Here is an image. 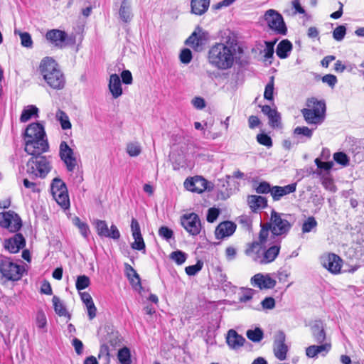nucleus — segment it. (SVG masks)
Masks as SVG:
<instances>
[{
    "label": "nucleus",
    "mask_w": 364,
    "mask_h": 364,
    "mask_svg": "<svg viewBox=\"0 0 364 364\" xmlns=\"http://www.w3.org/2000/svg\"><path fill=\"white\" fill-rule=\"evenodd\" d=\"M0 227L16 233L13 237L4 241V247L9 252L17 253L26 246L25 237L21 233L17 232L22 227V220L14 211L0 213Z\"/></svg>",
    "instance_id": "1"
},
{
    "label": "nucleus",
    "mask_w": 364,
    "mask_h": 364,
    "mask_svg": "<svg viewBox=\"0 0 364 364\" xmlns=\"http://www.w3.org/2000/svg\"><path fill=\"white\" fill-rule=\"evenodd\" d=\"M208 61L213 67L220 70L231 68L235 62V50L223 43H215L208 52Z\"/></svg>",
    "instance_id": "2"
},
{
    "label": "nucleus",
    "mask_w": 364,
    "mask_h": 364,
    "mask_svg": "<svg viewBox=\"0 0 364 364\" xmlns=\"http://www.w3.org/2000/svg\"><path fill=\"white\" fill-rule=\"evenodd\" d=\"M39 72L48 85L53 90H63L65 77L58 63L51 57L43 58L39 64Z\"/></svg>",
    "instance_id": "3"
},
{
    "label": "nucleus",
    "mask_w": 364,
    "mask_h": 364,
    "mask_svg": "<svg viewBox=\"0 0 364 364\" xmlns=\"http://www.w3.org/2000/svg\"><path fill=\"white\" fill-rule=\"evenodd\" d=\"M306 107L301 110L305 121L309 124H321L325 118L326 104L316 97L308 98Z\"/></svg>",
    "instance_id": "4"
},
{
    "label": "nucleus",
    "mask_w": 364,
    "mask_h": 364,
    "mask_svg": "<svg viewBox=\"0 0 364 364\" xmlns=\"http://www.w3.org/2000/svg\"><path fill=\"white\" fill-rule=\"evenodd\" d=\"M26 273L23 265L14 262L10 257L0 255V274L5 282H18Z\"/></svg>",
    "instance_id": "5"
},
{
    "label": "nucleus",
    "mask_w": 364,
    "mask_h": 364,
    "mask_svg": "<svg viewBox=\"0 0 364 364\" xmlns=\"http://www.w3.org/2000/svg\"><path fill=\"white\" fill-rule=\"evenodd\" d=\"M50 170V161L42 154L31 156L26 163V172L32 177L44 178Z\"/></svg>",
    "instance_id": "6"
},
{
    "label": "nucleus",
    "mask_w": 364,
    "mask_h": 364,
    "mask_svg": "<svg viewBox=\"0 0 364 364\" xmlns=\"http://www.w3.org/2000/svg\"><path fill=\"white\" fill-rule=\"evenodd\" d=\"M51 193L56 203L64 210L70 206V198L65 183L59 178H55L51 183Z\"/></svg>",
    "instance_id": "7"
},
{
    "label": "nucleus",
    "mask_w": 364,
    "mask_h": 364,
    "mask_svg": "<svg viewBox=\"0 0 364 364\" xmlns=\"http://www.w3.org/2000/svg\"><path fill=\"white\" fill-rule=\"evenodd\" d=\"M282 215L274 210L271 211L270 220L267 222L269 228H272V233L275 236L287 235L291 228V224Z\"/></svg>",
    "instance_id": "8"
},
{
    "label": "nucleus",
    "mask_w": 364,
    "mask_h": 364,
    "mask_svg": "<svg viewBox=\"0 0 364 364\" xmlns=\"http://www.w3.org/2000/svg\"><path fill=\"white\" fill-rule=\"evenodd\" d=\"M264 20L268 26L276 34L286 35L287 28L282 16L274 9H269L264 14Z\"/></svg>",
    "instance_id": "9"
},
{
    "label": "nucleus",
    "mask_w": 364,
    "mask_h": 364,
    "mask_svg": "<svg viewBox=\"0 0 364 364\" xmlns=\"http://www.w3.org/2000/svg\"><path fill=\"white\" fill-rule=\"evenodd\" d=\"M24 151L31 156L42 154L49 149V144L45 138L24 139Z\"/></svg>",
    "instance_id": "10"
},
{
    "label": "nucleus",
    "mask_w": 364,
    "mask_h": 364,
    "mask_svg": "<svg viewBox=\"0 0 364 364\" xmlns=\"http://www.w3.org/2000/svg\"><path fill=\"white\" fill-rule=\"evenodd\" d=\"M181 225L191 235H198L201 230L199 216L194 213L183 215L181 218Z\"/></svg>",
    "instance_id": "11"
},
{
    "label": "nucleus",
    "mask_w": 364,
    "mask_h": 364,
    "mask_svg": "<svg viewBox=\"0 0 364 364\" xmlns=\"http://www.w3.org/2000/svg\"><path fill=\"white\" fill-rule=\"evenodd\" d=\"M209 182L200 176H195L186 179L184 187L186 190L196 193H202L205 191H210L213 187H208Z\"/></svg>",
    "instance_id": "12"
},
{
    "label": "nucleus",
    "mask_w": 364,
    "mask_h": 364,
    "mask_svg": "<svg viewBox=\"0 0 364 364\" xmlns=\"http://www.w3.org/2000/svg\"><path fill=\"white\" fill-rule=\"evenodd\" d=\"M46 38L50 44L61 49L66 46L68 36L64 31L51 29L46 32Z\"/></svg>",
    "instance_id": "13"
},
{
    "label": "nucleus",
    "mask_w": 364,
    "mask_h": 364,
    "mask_svg": "<svg viewBox=\"0 0 364 364\" xmlns=\"http://www.w3.org/2000/svg\"><path fill=\"white\" fill-rule=\"evenodd\" d=\"M60 156L65 164L68 171H73L77 166V160L74 156L73 150L64 141L60 144Z\"/></svg>",
    "instance_id": "14"
},
{
    "label": "nucleus",
    "mask_w": 364,
    "mask_h": 364,
    "mask_svg": "<svg viewBox=\"0 0 364 364\" xmlns=\"http://www.w3.org/2000/svg\"><path fill=\"white\" fill-rule=\"evenodd\" d=\"M322 265L331 273L336 274L341 272L342 259L334 253H328L321 259Z\"/></svg>",
    "instance_id": "15"
},
{
    "label": "nucleus",
    "mask_w": 364,
    "mask_h": 364,
    "mask_svg": "<svg viewBox=\"0 0 364 364\" xmlns=\"http://www.w3.org/2000/svg\"><path fill=\"white\" fill-rule=\"evenodd\" d=\"M97 233L100 237L118 240L120 237V232L115 225H112L109 230L105 220H97L95 222Z\"/></svg>",
    "instance_id": "16"
},
{
    "label": "nucleus",
    "mask_w": 364,
    "mask_h": 364,
    "mask_svg": "<svg viewBox=\"0 0 364 364\" xmlns=\"http://www.w3.org/2000/svg\"><path fill=\"white\" fill-rule=\"evenodd\" d=\"M286 336L283 331H278L274 341V353L277 358L284 360L287 358L288 346L285 343Z\"/></svg>",
    "instance_id": "17"
},
{
    "label": "nucleus",
    "mask_w": 364,
    "mask_h": 364,
    "mask_svg": "<svg viewBox=\"0 0 364 364\" xmlns=\"http://www.w3.org/2000/svg\"><path fill=\"white\" fill-rule=\"evenodd\" d=\"M264 245L257 241L247 243L245 250L247 256L252 258L255 262L261 264L262 253L264 252Z\"/></svg>",
    "instance_id": "18"
},
{
    "label": "nucleus",
    "mask_w": 364,
    "mask_h": 364,
    "mask_svg": "<svg viewBox=\"0 0 364 364\" xmlns=\"http://www.w3.org/2000/svg\"><path fill=\"white\" fill-rule=\"evenodd\" d=\"M131 230L134 242L132 244V248L136 250H145V243L141 233L139 224L136 218H132L131 222Z\"/></svg>",
    "instance_id": "19"
},
{
    "label": "nucleus",
    "mask_w": 364,
    "mask_h": 364,
    "mask_svg": "<svg viewBox=\"0 0 364 364\" xmlns=\"http://www.w3.org/2000/svg\"><path fill=\"white\" fill-rule=\"evenodd\" d=\"M251 284L252 286L258 287L259 289H272L276 285V281L268 274L264 275L261 273H258L251 278Z\"/></svg>",
    "instance_id": "20"
},
{
    "label": "nucleus",
    "mask_w": 364,
    "mask_h": 364,
    "mask_svg": "<svg viewBox=\"0 0 364 364\" xmlns=\"http://www.w3.org/2000/svg\"><path fill=\"white\" fill-rule=\"evenodd\" d=\"M236 228V224L232 221L221 222L215 230V236L218 239L229 237L235 232Z\"/></svg>",
    "instance_id": "21"
},
{
    "label": "nucleus",
    "mask_w": 364,
    "mask_h": 364,
    "mask_svg": "<svg viewBox=\"0 0 364 364\" xmlns=\"http://www.w3.org/2000/svg\"><path fill=\"white\" fill-rule=\"evenodd\" d=\"M196 31H193L191 35L186 41V44L191 47L194 50H199L205 41V33L202 32L200 27H198Z\"/></svg>",
    "instance_id": "22"
},
{
    "label": "nucleus",
    "mask_w": 364,
    "mask_h": 364,
    "mask_svg": "<svg viewBox=\"0 0 364 364\" xmlns=\"http://www.w3.org/2000/svg\"><path fill=\"white\" fill-rule=\"evenodd\" d=\"M296 189V183H293L284 186H272L271 196L274 201L279 200L283 196L294 193Z\"/></svg>",
    "instance_id": "23"
},
{
    "label": "nucleus",
    "mask_w": 364,
    "mask_h": 364,
    "mask_svg": "<svg viewBox=\"0 0 364 364\" xmlns=\"http://www.w3.org/2000/svg\"><path fill=\"white\" fill-rule=\"evenodd\" d=\"M45 136L44 127L39 123H31L25 129L24 139H39Z\"/></svg>",
    "instance_id": "24"
},
{
    "label": "nucleus",
    "mask_w": 364,
    "mask_h": 364,
    "mask_svg": "<svg viewBox=\"0 0 364 364\" xmlns=\"http://www.w3.org/2000/svg\"><path fill=\"white\" fill-rule=\"evenodd\" d=\"M245 342V338L238 334L234 329H230L228 331L226 336V343L228 346L232 349H238L243 346Z\"/></svg>",
    "instance_id": "25"
},
{
    "label": "nucleus",
    "mask_w": 364,
    "mask_h": 364,
    "mask_svg": "<svg viewBox=\"0 0 364 364\" xmlns=\"http://www.w3.org/2000/svg\"><path fill=\"white\" fill-rule=\"evenodd\" d=\"M247 204L252 212L267 207V200L265 197L258 195H250L247 197Z\"/></svg>",
    "instance_id": "26"
},
{
    "label": "nucleus",
    "mask_w": 364,
    "mask_h": 364,
    "mask_svg": "<svg viewBox=\"0 0 364 364\" xmlns=\"http://www.w3.org/2000/svg\"><path fill=\"white\" fill-rule=\"evenodd\" d=\"M331 348V343L326 342L320 343L319 346L312 345L306 348V355L309 358H314L320 353H323V355H325L326 353L329 352Z\"/></svg>",
    "instance_id": "27"
},
{
    "label": "nucleus",
    "mask_w": 364,
    "mask_h": 364,
    "mask_svg": "<svg viewBox=\"0 0 364 364\" xmlns=\"http://www.w3.org/2000/svg\"><path fill=\"white\" fill-rule=\"evenodd\" d=\"M280 249L281 245L279 244L272 245L267 249L264 247L261 264H266L274 262L279 255Z\"/></svg>",
    "instance_id": "28"
},
{
    "label": "nucleus",
    "mask_w": 364,
    "mask_h": 364,
    "mask_svg": "<svg viewBox=\"0 0 364 364\" xmlns=\"http://www.w3.org/2000/svg\"><path fill=\"white\" fill-rule=\"evenodd\" d=\"M210 3V0H191V11L195 15L201 16L208 11Z\"/></svg>",
    "instance_id": "29"
},
{
    "label": "nucleus",
    "mask_w": 364,
    "mask_h": 364,
    "mask_svg": "<svg viewBox=\"0 0 364 364\" xmlns=\"http://www.w3.org/2000/svg\"><path fill=\"white\" fill-rule=\"evenodd\" d=\"M109 90L114 98H117L122 94V89L119 77L117 74H112L109 77Z\"/></svg>",
    "instance_id": "30"
},
{
    "label": "nucleus",
    "mask_w": 364,
    "mask_h": 364,
    "mask_svg": "<svg viewBox=\"0 0 364 364\" xmlns=\"http://www.w3.org/2000/svg\"><path fill=\"white\" fill-rule=\"evenodd\" d=\"M262 112L268 117L269 124L274 127H277L280 121V115L276 109H272L269 105H259Z\"/></svg>",
    "instance_id": "31"
},
{
    "label": "nucleus",
    "mask_w": 364,
    "mask_h": 364,
    "mask_svg": "<svg viewBox=\"0 0 364 364\" xmlns=\"http://www.w3.org/2000/svg\"><path fill=\"white\" fill-rule=\"evenodd\" d=\"M292 50L291 43L287 40H282L278 45L276 49L277 56L281 59H284L288 57V53Z\"/></svg>",
    "instance_id": "32"
},
{
    "label": "nucleus",
    "mask_w": 364,
    "mask_h": 364,
    "mask_svg": "<svg viewBox=\"0 0 364 364\" xmlns=\"http://www.w3.org/2000/svg\"><path fill=\"white\" fill-rule=\"evenodd\" d=\"M312 336L318 343H325L326 336L321 323H316L312 327Z\"/></svg>",
    "instance_id": "33"
},
{
    "label": "nucleus",
    "mask_w": 364,
    "mask_h": 364,
    "mask_svg": "<svg viewBox=\"0 0 364 364\" xmlns=\"http://www.w3.org/2000/svg\"><path fill=\"white\" fill-rule=\"evenodd\" d=\"M52 301H53L55 312L59 316H65L68 319H70V314L67 311L65 306L60 301V299L57 296H53V297L52 299Z\"/></svg>",
    "instance_id": "34"
},
{
    "label": "nucleus",
    "mask_w": 364,
    "mask_h": 364,
    "mask_svg": "<svg viewBox=\"0 0 364 364\" xmlns=\"http://www.w3.org/2000/svg\"><path fill=\"white\" fill-rule=\"evenodd\" d=\"M38 109L35 105H29L22 111L20 117L21 122H28L33 115H38Z\"/></svg>",
    "instance_id": "35"
},
{
    "label": "nucleus",
    "mask_w": 364,
    "mask_h": 364,
    "mask_svg": "<svg viewBox=\"0 0 364 364\" xmlns=\"http://www.w3.org/2000/svg\"><path fill=\"white\" fill-rule=\"evenodd\" d=\"M117 358L121 364H132L130 350L127 347H123L118 350Z\"/></svg>",
    "instance_id": "36"
},
{
    "label": "nucleus",
    "mask_w": 364,
    "mask_h": 364,
    "mask_svg": "<svg viewBox=\"0 0 364 364\" xmlns=\"http://www.w3.org/2000/svg\"><path fill=\"white\" fill-rule=\"evenodd\" d=\"M247 337L252 342H259L264 337L263 331L259 328H255L253 330H248L246 333Z\"/></svg>",
    "instance_id": "37"
},
{
    "label": "nucleus",
    "mask_w": 364,
    "mask_h": 364,
    "mask_svg": "<svg viewBox=\"0 0 364 364\" xmlns=\"http://www.w3.org/2000/svg\"><path fill=\"white\" fill-rule=\"evenodd\" d=\"M125 272L128 279L132 284H140V278L136 270L129 264H125Z\"/></svg>",
    "instance_id": "38"
},
{
    "label": "nucleus",
    "mask_w": 364,
    "mask_h": 364,
    "mask_svg": "<svg viewBox=\"0 0 364 364\" xmlns=\"http://www.w3.org/2000/svg\"><path fill=\"white\" fill-rule=\"evenodd\" d=\"M119 15L121 18L124 22H129L131 20V12L129 9V6L128 5L127 0H123L120 9H119Z\"/></svg>",
    "instance_id": "39"
},
{
    "label": "nucleus",
    "mask_w": 364,
    "mask_h": 364,
    "mask_svg": "<svg viewBox=\"0 0 364 364\" xmlns=\"http://www.w3.org/2000/svg\"><path fill=\"white\" fill-rule=\"evenodd\" d=\"M254 189L258 194H267L272 192V187L267 181H261L254 184Z\"/></svg>",
    "instance_id": "40"
},
{
    "label": "nucleus",
    "mask_w": 364,
    "mask_h": 364,
    "mask_svg": "<svg viewBox=\"0 0 364 364\" xmlns=\"http://www.w3.org/2000/svg\"><path fill=\"white\" fill-rule=\"evenodd\" d=\"M274 77H271L269 82L265 86L264 98L269 101L274 100Z\"/></svg>",
    "instance_id": "41"
},
{
    "label": "nucleus",
    "mask_w": 364,
    "mask_h": 364,
    "mask_svg": "<svg viewBox=\"0 0 364 364\" xmlns=\"http://www.w3.org/2000/svg\"><path fill=\"white\" fill-rule=\"evenodd\" d=\"M90 285V279L86 275H80L77 277L75 287L78 291L85 289Z\"/></svg>",
    "instance_id": "42"
},
{
    "label": "nucleus",
    "mask_w": 364,
    "mask_h": 364,
    "mask_svg": "<svg viewBox=\"0 0 364 364\" xmlns=\"http://www.w3.org/2000/svg\"><path fill=\"white\" fill-rule=\"evenodd\" d=\"M63 129H68L71 128V123L67 114L59 109L56 114Z\"/></svg>",
    "instance_id": "43"
},
{
    "label": "nucleus",
    "mask_w": 364,
    "mask_h": 364,
    "mask_svg": "<svg viewBox=\"0 0 364 364\" xmlns=\"http://www.w3.org/2000/svg\"><path fill=\"white\" fill-rule=\"evenodd\" d=\"M269 231L272 232V228H269L268 223H264L261 225V229L259 232L258 242L264 245L269 237Z\"/></svg>",
    "instance_id": "44"
},
{
    "label": "nucleus",
    "mask_w": 364,
    "mask_h": 364,
    "mask_svg": "<svg viewBox=\"0 0 364 364\" xmlns=\"http://www.w3.org/2000/svg\"><path fill=\"white\" fill-rule=\"evenodd\" d=\"M317 226V222L314 217L309 216L302 225V232L307 233L311 232L314 228Z\"/></svg>",
    "instance_id": "45"
},
{
    "label": "nucleus",
    "mask_w": 364,
    "mask_h": 364,
    "mask_svg": "<svg viewBox=\"0 0 364 364\" xmlns=\"http://www.w3.org/2000/svg\"><path fill=\"white\" fill-rule=\"evenodd\" d=\"M36 326L40 329H44V331H46V326H47V318L45 313L43 310H39L37 312L36 318Z\"/></svg>",
    "instance_id": "46"
},
{
    "label": "nucleus",
    "mask_w": 364,
    "mask_h": 364,
    "mask_svg": "<svg viewBox=\"0 0 364 364\" xmlns=\"http://www.w3.org/2000/svg\"><path fill=\"white\" fill-rule=\"evenodd\" d=\"M170 258L178 265H181L186 262V254L181 250L173 251L171 253Z\"/></svg>",
    "instance_id": "47"
},
{
    "label": "nucleus",
    "mask_w": 364,
    "mask_h": 364,
    "mask_svg": "<svg viewBox=\"0 0 364 364\" xmlns=\"http://www.w3.org/2000/svg\"><path fill=\"white\" fill-rule=\"evenodd\" d=\"M257 142L263 146H265L268 148L272 146V138L265 133H260L257 135Z\"/></svg>",
    "instance_id": "48"
},
{
    "label": "nucleus",
    "mask_w": 364,
    "mask_h": 364,
    "mask_svg": "<svg viewBox=\"0 0 364 364\" xmlns=\"http://www.w3.org/2000/svg\"><path fill=\"white\" fill-rule=\"evenodd\" d=\"M333 159L335 160V161L336 163H338V164H341L343 166H346L349 164V159H348L347 154H345L344 152H341V151L336 152L333 154Z\"/></svg>",
    "instance_id": "49"
},
{
    "label": "nucleus",
    "mask_w": 364,
    "mask_h": 364,
    "mask_svg": "<svg viewBox=\"0 0 364 364\" xmlns=\"http://www.w3.org/2000/svg\"><path fill=\"white\" fill-rule=\"evenodd\" d=\"M346 33L345 26L341 25L337 26L333 31V37L335 40L340 41L343 39Z\"/></svg>",
    "instance_id": "50"
},
{
    "label": "nucleus",
    "mask_w": 364,
    "mask_h": 364,
    "mask_svg": "<svg viewBox=\"0 0 364 364\" xmlns=\"http://www.w3.org/2000/svg\"><path fill=\"white\" fill-rule=\"evenodd\" d=\"M275 43L276 41H265L266 48L264 49V58L265 60H268L272 58L274 54V46Z\"/></svg>",
    "instance_id": "51"
},
{
    "label": "nucleus",
    "mask_w": 364,
    "mask_h": 364,
    "mask_svg": "<svg viewBox=\"0 0 364 364\" xmlns=\"http://www.w3.org/2000/svg\"><path fill=\"white\" fill-rule=\"evenodd\" d=\"M203 267V263L200 261H198L194 265H190L185 268L186 273L189 276H193L196 274Z\"/></svg>",
    "instance_id": "52"
},
{
    "label": "nucleus",
    "mask_w": 364,
    "mask_h": 364,
    "mask_svg": "<svg viewBox=\"0 0 364 364\" xmlns=\"http://www.w3.org/2000/svg\"><path fill=\"white\" fill-rule=\"evenodd\" d=\"M75 225L79 228L80 233L82 236L87 237L89 232V227L88 225L80 220L79 218H75L74 219Z\"/></svg>",
    "instance_id": "53"
},
{
    "label": "nucleus",
    "mask_w": 364,
    "mask_h": 364,
    "mask_svg": "<svg viewBox=\"0 0 364 364\" xmlns=\"http://www.w3.org/2000/svg\"><path fill=\"white\" fill-rule=\"evenodd\" d=\"M180 60L184 64L189 63L192 60V53L188 48H184L180 53Z\"/></svg>",
    "instance_id": "54"
},
{
    "label": "nucleus",
    "mask_w": 364,
    "mask_h": 364,
    "mask_svg": "<svg viewBox=\"0 0 364 364\" xmlns=\"http://www.w3.org/2000/svg\"><path fill=\"white\" fill-rule=\"evenodd\" d=\"M21 38V45L26 48H31L33 45V41L31 39V35L27 33L24 32L20 34Z\"/></svg>",
    "instance_id": "55"
},
{
    "label": "nucleus",
    "mask_w": 364,
    "mask_h": 364,
    "mask_svg": "<svg viewBox=\"0 0 364 364\" xmlns=\"http://www.w3.org/2000/svg\"><path fill=\"white\" fill-rule=\"evenodd\" d=\"M220 214L219 209L216 208H210L208 210L206 220L208 223H213L216 220Z\"/></svg>",
    "instance_id": "56"
},
{
    "label": "nucleus",
    "mask_w": 364,
    "mask_h": 364,
    "mask_svg": "<svg viewBox=\"0 0 364 364\" xmlns=\"http://www.w3.org/2000/svg\"><path fill=\"white\" fill-rule=\"evenodd\" d=\"M159 235L168 240L173 236V232L166 226H161L159 230Z\"/></svg>",
    "instance_id": "57"
},
{
    "label": "nucleus",
    "mask_w": 364,
    "mask_h": 364,
    "mask_svg": "<svg viewBox=\"0 0 364 364\" xmlns=\"http://www.w3.org/2000/svg\"><path fill=\"white\" fill-rule=\"evenodd\" d=\"M294 134L298 135L301 134L307 136L308 138H311L312 136L313 132L312 130L307 127H297L294 129Z\"/></svg>",
    "instance_id": "58"
},
{
    "label": "nucleus",
    "mask_w": 364,
    "mask_h": 364,
    "mask_svg": "<svg viewBox=\"0 0 364 364\" xmlns=\"http://www.w3.org/2000/svg\"><path fill=\"white\" fill-rule=\"evenodd\" d=\"M315 164L318 168L324 169L325 171H329L333 166V161H321L319 159H315Z\"/></svg>",
    "instance_id": "59"
},
{
    "label": "nucleus",
    "mask_w": 364,
    "mask_h": 364,
    "mask_svg": "<svg viewBox=\"0 0 364 364\" xmlns=\"http://www.w3.org/2000/svg\"><path fill=\"white\" fill-rule=\"evenodd\" d=\"M127 150L130 156H136L141 153L139 146L134 144H128Z\"/></svg>",
    "instance_id": "60"
},
{
    "label": "nucleus",
    "mask_w": 364,
    "mask_h": 364,
    "mask_svg": "<svg viewBox=\"0 0 364 364\" xmlns=\"http://www.w3.org/2000/svg\"><path fill=\"white\" fill-rule=\"evenodd\" d=\"M322 81L330 87H333L337 82V77L334 75L327 74L322 77Z\"/></svg>",
    "instance_id": "61"
},
{
    "label": "nucleus",
    "mask_w": 364,
    "mask_h": 364,
    "mask_svg": "<svg viewBox=\"0 0 364 364\" xmlns=\"http://www.w3.org/2000/svg\"><path fill=\"white\" fill-rule=\"evenodd\" d=\"M40 291L41 294L46 295H51L53 294L52 287L48 281L44 280L42 282Z\"/></svg>",
    "instance_id": "62"
},
{
    "label": "nucleus",
    "mask_w": 364,
    "mask_h": 364,
    "mask_svg": "<svg viewBox=\"0 0 364 364\" xmlns=\"http://www.w3.org/2000/svg\"><path fill=\"white\" fill-rule=\"evenodd\" d=\"M105 357L106 360H109L110 357L109 346L107 344L100 346L98 358Z\"/></svg>",
    "instance_id": "63"
},
{
    "label": "nucleus",
    "mask_w": 364,
    "mask_h": 364,
    "mask_svg": "<svg viewBox=\"0 0 364 364\" xmlns=\"http://www.w3.org/2000/svg\"><path fill=\"white\" fill-rule=\"evenodd\" d=\"M261 304L263 309H272L275 306V301L272 297H266Z\"/></svg>",
    "instance_id": "64"
}]
</instances>
